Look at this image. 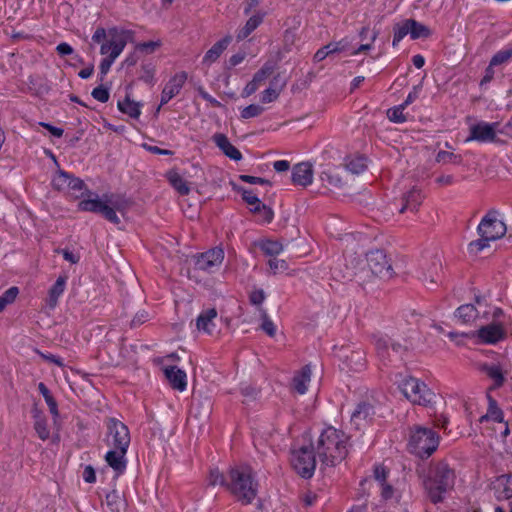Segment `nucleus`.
I'll list each match as a JSON object with an SVG mask.
<instances>
[{
	"label": "nucleus",
	"instance_id": "f257e3e1",
	"mask_svg": "<svg viewBox=\"0 0 512 512\" xmlns=\"http://www.w3.org/2000/svg\"><path fill=\"white\" fill-rule=\"evenodd\" d=\"M312 443L322 465L336 466L348 455L349 437L335 427L324 428Z\"/></svg>",
	"mask_w": 512,
	"mask_h": 512
},
{
	"label": "nucleus",
	"instance_id": "f03ea898",
	"mask_svg": "<svg viewBox=\"0 0 512 512\" xmlns=\"http://www.w3.org/2000/svg\"><path fill=\"white\" fill-rule=\"evenodd\" d=\"M130 206V202L124 196L119 194H105L101 199L82 200L78 204L81 211H89L102 214L105 219L114 224L120 223V218L116 212L124 214Z\"/></svg>",
	"mask_w": 512,
	"mask_h": 512
},
{
	"label": "nucleus",
	"instance_id": "7ed1b4c3",
	"mask_svg": "<svg viewBox=\"0 0 512 512\" xmlns=\"http://www.w3.org/2000/svg\"><path fill=\"white\" fill-rule=\"evenodd\" d=\"M455 481V474L445 462H439L430 467L424 488L433 503L443 500L444 494L450 490Z\"/></svg>",
	"mask_w": 512,
	"mask_h": 512
},
{
	"label": "nucleus",
	"instance_id": "20e7f679",
	"mask_svg": "<svg viewBox=\"0 0 512 512\" xmlns=\"http://www.w3.org/2000/svg\"><path fill=\"white\" fill-rule=\"evenodd\" d=\"M229 478L227 489L242 504H250L257 495V485L253 480L251 468L249 466L231 468Z\"/></svg>",
	"mask_w": 512,
	"mask_h": 512
},
{
	"label": "nucleus",
	"instance_id": "39448f33",
	"mask_svg": "<svg viewBox=\"0 0 512 512\" xmlns=\"http://www.w3.org/2000/svg\"><path fill=\"white\" fill-rule=\"evenodd\" d=\"M507 232L505 223L497 216V212L487 213L478 225L480 239L470 243V247L479 252L488 247L490 241L502 238Z\"/></svg>",
	"mask_w": 512,
	"mask_h": 512
},
{
	"label": "nucleus",
	"instance_id": "423d86ee",
	"mask_svg": "<svg viewBox=\"0 0 512 512\" xmlns=\"http://www.w3.org/2000/svg\"><path fill=\"white\" fill-rule=\"evenodd\" d=\"M439 445L438 435L430 428L415 426L411 429L409 439L410 451L420 458L432 455Z\"/></svg>",
	"mask_w": 512,
	"mask_h": 512
},
{
	"label": "nucleus",
	"instance_id": "0eeeda50",
	"mask_svg": "<svg viewBox=\"0 0 512 512\" xmlns=\"http://www.w3.org/2000/svg\"><path fill=\"white\" fill-rule=\"evenodd\" d=\"M316 449L312 441L295 447L291 452V465L302 478L309 479L316 468Z\"/></svg>",
	"mask_w": 512,
	"mask_h": 512
},
{
	"label": "nucleus",
	"instance_id": "6e6552de",
	"mask_svg": "<svg viewBox=\"0 0 512 512\" xmlns=\"http://www.w3.org/2000/svg\"><path fill=\"white\" fill-rule=\"evenodd\" d=\"M399 388L405 398L412 404L430 406L434 403L435 393L417 378H405Z\"/></svg>",
	"mask_w": 512,
	"mask_h": 512
},
{
	"label": "nucleus",
	"instance_id": "1a4fd4ad",
	"mask_svg": "<svg viewBox=\"0 0 512 512\" xmlns=\"http://www.w3.org/2000/svg\"><path fill=\"white\" fill-rule=\"evenodd\" d=\"M107 434L105 442L107 446L115 449H128L130 444V433L128 427L115 418H108L106 421Z\"/></svg>",
	"mask_w": 512,
	"mask_h": 512
},
{
	"label": "nucleus",
	"instance_id": "9d476101",
	"mask_svg": "<svg viewBox=\"0 0 512 512\" xmlns=\"http://www.w3.org/2000/svg\"><path fill=\"white\" fill-rule=\"evenodd\" d=\"M366 261L373 275L382 279H390L392 277V266L383 251L375 250L369 252L366 256Z\"/></svg>",
	"mask_w": 512,
	"mask_h": 512
},
{
	"label": "nucleus",
	"instance_id": "9b49d317",
	"mask_svg": "<svg viewBox=\"0 0 512 512\" xmlns=\"http://www.w3.org/2000/svg\"><path fill=\"white\" fill-rule=\"evenodd\" d=\"M223 260V249L216 247L195 256L194 265L200 271L213 273L220 268Z\"/></svg>",
	"mask_w": 512,
	"mask_h": 512
},
{
	"label": "nucleus",
	"instance_id": "f8f14e48",
	"mask_svg": "<svg viewBox=\"0 0 512 512\" xmlns=\"http://www.w3.org/2000/svg\"><path fill=\"white\" fill-rule=\"evenodd\" d=\"M499 123L479 122L470 127V135L466 141L493 142L497 136Z\"/></svg>",
	"mask_w": 512,
	"mask_h": 512
},
{
	"label": "nucleus",
	"instance_id": "ddd939ff",
	"mask_svg": "<svg viewBox=\"0 0 512 512\" xmlns=\"http://www.w3.org/2000/svg\"><path fill=\"white\" fill-rule=\"evenodd\" d=\"M52 186L58 191L76 192L81 191L85 184L84 182L74 177L63 170H58L52 179Z\"/></svg>",
	"mask_w": 512,
	"mask_h": 512
},
{
	"label": "nucleus",
	"instance_id": "4468645a",
	"mask_svg": "<svg viewBox=\"0 0 512 512\" xmlns=\"http://www.w3.org/2000/svg\"><path fill=\"white\" fill-rule=\"evenodd\" d=\"M109 40L101 45L100 53L102 55L112 56L116 45H120L119 55L124 50L127 41L128 33L125 31H119L116 28H112L108 31Z\"/></svg>",
	"mask_w": 512,
	"mask_h": 512
},
{
	"label": "nucleus",
	"instance_id": "2eb2a0df",
	"mask_svg": "<svg viewBox=\"0 0 512 512\" xmlns=\"http://www.w3.org/2000/svg\"><path fill=\"white\" fill-rule=\"evenodd\" d=\"M491 489L497 500H509L512 498V474H503L491 482Z\"/></svg>",
	"mask_w": 512,
	"mask_h": 512
},
{
	"label": "nucleus",
	"instance_id": "dca6fc26",
	"mask_svg": "<svg viewBox=\"0 0 512 512\" xmlns=\"http://www.w3.org/2000/svg\"><path fill=\"white\" fill-rule=\"evenodd\" d=\"M476 336L481 343L495 344L505 338V330L502 325L493 323L478 329Z\"/></svg>",
	"mask_w": 512,
	"mask_h": 512
},
{
	"label": "nucleus",
	"instance_id": "f3484780",
	"mask_svg": "<svg viewBox=\"0 0 512 512\" xmlns=\"http://www.w3.org/2000/svg\"><path fill=\"white\" fill-rule=\"evenodd\" d=\"M313 167L308 162H301L296 164L292 169V182L295 185L308 186L313 181Z\"/></svg>",
	"mask_w": 512,
	"mask_h": 512
},
{
	"label": "nucleus",
	"instance_id": "a211bd4d",
	"mask_svg": "<svg viewBox=\"0 0 512 512\" xmlns=\"http://www.w3.org/2000/svg\"><path fill=\"white\" fill-rule=\"evenodd\" d=\"M423 200L424 195L422 191L416 187H413L403 195L402 206L399 209V212L405 213L409 211L415 213L418 211V208L422 204Z\"/></svg>",
	"mask_w": 512,
	"mask_h": 512
},
{
	"label": "nucleus",
	"instance_id": "6ab92c4d",
	"mask_svg": "<svg viewBox=\"0 0 512 512\" xmlns=\"http://www.w3.org/2000/svg\"><path fill=\"white\" fill-rule=\"evenodd\" d=\"M128 449H115L112 448L105 455L107 464L116 472V475L122 474L127 465L125 455Z\"/></svg>",
	"mask_w": 512,
	"mask_h": 512
},
{
	"label": "nucleus",
	"instance_id": "aec40b11",
	"mask_svg": "<svg viewBox=\"0 0 512 512\" xmlns=\"http://www.w3.org/2000/svg\"><path fill=\"white\" fill-rule=\"evenodd\" d=\"M343 171L339 168H332L323 171L320 175L322 183L329 189H341L347 183L343 177Z\"/></svg>",
	"mask_w": 512,
	"mask_h": 512
},
{
	"label": "nucleus",
	"instance_id": "412c9836",
	"mask_svg": "<svg viewBox=\"0 0 512 512\" xmlns=\"http://www.w3.org/2000/svg\"><path fill=\"white\" fill-rule=\"evenodd\" d=\"M217 317V311L215 308H210L202 311L196 319V327L198 331H202L207 334H212L215 329V319Z\"/></svg>",
	"mask_w": 512,
	"mask_h": 512
},
{
	"label": "nucleus",
	"instance_id": "4be33fe9",
	"mask_svg": "<svg viewBox=\"0 0 512 512\" xmlns=\"http://www.w3.org/2000/svg\"><path fill=\"white\" fill-rule=\"evenodd\" d=\"M213 141L222 152L232 160L239 161L242 159L241 152L231 144L226 135L217 133L213 136Z\"/></svg>",
	"mask_w": 512,
	"mask_h": 512
},
{
	"label": "nucleus",
	"instance_id": "5701e85b",
	"mask_svg": "<svg viewBox=\"0 0 512 512\" xmlns=\"http://www.w3.org/2000/svg\"><path fill=\"white\" fill-rule=\"evenodd\" d=\"M164 374L173 389L184 391L187 386L186 373L175 366L166 367Z\"/></svg>",
	"mask_w": 512,
	"mask_h": 512
},
{
	"label": "nucleus",
	"instance_id": "b1692460",
	"mask_svg": "<svg viewBox=\"0 0 512 512\" xmlns=\"http://www.w3.org/2000/svg\"><path fill=\"white\" fill-rule=\"evenodd\" d=\"M375 347L378 355L382 359H386L391 356L390 350L396 354H399L403 349L400 344L393 343L390 338L385 336L375 337Z\"/></svg>",
	"mask_w": 512,
	"mask_h": 512
},
{
	"label": "nucleus",
	"instance_id": "393cba45",
	"mask_svg": "<svg viewBox=\"0 0 512 512\" xmlns=\"http://www.w3.org/2000/svg\"><path fill=\"white\" fill-rule=\"evenodd\" d=\"M231 41L232 37L230 35H227L218 42H216L204 55L203 63L206 65H211L212 63H214L227 49Z\"/></svg>",
	"mask_w": 512,
	"mask_h": 512
},
{
	"label": "nucleus",
	"instance_id": "a878e982",
	"mask_svg": "<svg viewBox=\"0 0 512 512\" xmlns=\"http://www.w3.org/2000/svg\"><path fill=\"white\" fill-rule=\"evenodd\" d=\"M373 414V407L370 404L360 403L351 414V422L359 429L371 419Z\"/></svg>",
	"mask_w": 512,
	"mask_h": 512
},
{
	"label": "nucleus",
	"instance_id": "bb28decb",
	"mask_svg": "<svg viewBox=\"0 0 512 512\" xmlns=\"http://www.w3.org/2000/svg\"><path fill=\"white\" fill-rule=\"evenodd\" d=\"M66 282L67 276L60 275L49 289L46 304L50 309H54L57 306L60 296L65 291Z\"/></svg>",
	"mask_w": 512,
	"mask_h": 512
},
{
	"label": "nucleus",
	"instance_id": "cd10ccee",
	"mask_svg": "<svg viewBox=\"0 0 512 512\" xmlns=\"http://www.w3.org/2000/svg\"><path fill=\"white\" fill-rule=\"evenodd\" d=\"M347 48V41L341 40L338 42H331L327 45L321 47L316 51L314 54L313 60L314 62H321L323 61L327 56L333 53L344 51Z\"/></svg>",
	"mask_w": 512,
	"mask_h": 512
},
{
	"label": "nucleus",
	"instance_id": "c85d7f7f",
	"mask_svg": "<svg viewBox=\"0 0 512 512\" xmlns=\"http://www.w3.org/2000/svg\"><path fill=\"white\" fill-rule=\"evenodd\" d=\"M311 380V368L309 365L304 366L293 378V388L299 393L304 394L307 391L308 384Z\"/></svg>",
	"mask_w": 512,
	"mask_h": 512
},
{
	"label": "nucleus",
	"instance_id": "c756f323",
	"mask_svg": "<svg viewBox=\"0 0 512 512\" xmlns=\"http://www.w3.org/2000/svg\"><path fill=\"white\" fill-rule=\"evenodd\" d=\"M264 13H257L251 16L243 28L237 33V40L241 41L247 38L263 22Z\"/></svg>",
	"mask_w": 512,
	"mask_h": 512
},
{
	"label": "nucleus",
	"instance_id": "7c9ffc66",
	"mask_svg": "<svg viewBox=\"0 0 512 512\" xmlns=\"http://www.w3.org/2000/svg\"><path fill=\"white\" fill-rule=\"evenodd\" d=\"M366 167V159L362 156L347 157L344 162V170L355 175L362 173Z\"/></svg>",
	"mask_w": 512,
	"mask_h": 512
},
{
	"label": "nucleus",
	"instance_id": "2f4dec72",
	"mask_svg": "<svg viewBox=\"0 0 512 512\" xmlns=\"http://www.w3.org/2000/svg\"><path fill=\"white\" fill-rule=\"evenodd\" d=\"M167 179L173 188L181 195H188L190 187L184 178L176 171L171 170L167 173Z\"/></svg>",
	"mask_w": 512,
	"mask_h": 512
},
{
	"label": "nucleus",
	"instance_id": "473e14b6",
	"mask_svg": "<svg viewBox=\"0 0 512 512\" xmlns=\"http://www.w3.org/2000/svg\"><path fill=\"white\" fill-rule=\"evenodd\" d=\"M480 370L494 381L496 387L504 384L505 377L499 365L482 364Z\"/></svg>",
	"mask_w": 512,
	"mask_h": 512
},
{
	"label": "nucleus",
	"instance_id": "72a5a7b5",
	"mask_svg": "<svg viewBox=\"0 0 512 512\" xmlns=\"http://www.w3.org/2000/svg\"><path fill=\"white\" fill-rule=\"evenodd\" d=\"M187 80V73L182 71L170 78L164 89L175 97L178 95Z\"/></svg>",
	"mask_w": 512,
	"mask_h": 512
},
{
	"label": "nucleus",
	"instance_id": "f704fd0d",
	"mask_svg": "<svg viewBox=\"0 0 512 512\" xmlns=\"http://www.w3.org/2000/svg\"><path fill=\"white\" fill-rule=\"evenodd\" d=\"M455 316L464 324L472 323L478 317V311L472 304L461 305Z\"/></svg>",
	"mask_w": 512,
	"mask_h": 512
},
{
	"label": "nucleus",
	"instance_id": "c9c22d12",
	"mask_svg": "<svg viewBox=\"0 0 512 512\" xmlns=\"http://www.w3.org/2000/svg\"><path fill=\"white\" fill-rule=\"evenodd\" d=\"M118 108L121 112L135 119H138L141 114L140 104L129 99L128 97H126L123 101L118 102Z\"/></svg>",
	"mask_w": 512,
	"mask_h": 512
},
{
	"label": "nucleus",
	"instance_id": "e433bc0d",
	"mask_svg": "<svg viewBox=\"0 0 512 512\" xmlns=\"http://www.w3.org/2000/svg\"><path fill=\"white\" fill-rule=\"evenodd\" d=\"M106 503L111 512H122L125 509V501L116 490H112L106 495Z\"/></svg>",
	"mask_w": 512,
	"mask_h": 512
},
{
	"label": "nucleus",
	"instance_id": "4c0bfd02",
	"mask_svg": "<svg viewBox=\"0 0 512 512\" xmlns=\"http://www.w3.org/2000/svg\"><path fill=\"white\" fill-rule=\"evenodd\" d=\"M493 420L498 423H503V412L498 408L496 401L489 397V407L485 415L480 417V422Z\"/></svg>",
	"mask_w": 512,
	"mask_h": 512
},
{
	"label": "nucleus",
	"instance_id": "58836bf2",
	"mask_svg": "<svg viewBox=\"0 0 512 512\" xmlns=\"http://www.w3.org/2000/svg\"><path fill=\"white\" fill-rule=\"evenodd\" d=\"M259 247L265 255L271 258H276L275 256L283 251L282 243L270 239L261 241Z\"/></svg>",
	"mask_w": 512,
	"mask_h": 512
},
{
	"label": "nucleus",
	"instance_id": "ea45409f",
	"mask_svg": "<svg viewBox=\"0 0 512 512\" xmlns=\"http://www.w3.org/2000/svg\"><path fill=\"white\" fill-rule=\"evenodd\" d=\"M411 19H407L401 23H397L393 27L394 37L393 46H396L406 35H410L411 31Z\"/></svg>",
	"mask_w": 512,
	"mask_h": 512
},
{
	"label": "nucleus",
	"instance_id": "a19ab883",
	"mask_svg": "<svg viewBox=\"0 0 512 512\" xmlns=\"http://www.w3.org/2000/svg\"><path fill=\"white\" fill-rule=\"evenodd\" d=\"M277 80V77H275L271 83V86L267 89H265L261 93V102L262 103H271L278 99L282 88L284 87L285 83H283L279 88L275 87V81Z\"/></svg>",
	"mask_w": 512,
	"mask_h": 512
},
{
	"label": "nucleus",
	"instance_id": "79ce46f5",
	"mask_svg": "<svg viewBox=\"0 0 512 512\" xmlns=\"http://www.w3.org/2000/svg\"><path fill=\"white\" fill-rule=\"evenodd\" d=\"M410 26H411L410 37L412 39L427 38L431 35V31L427 26L417 22L414 19H411Z\"/></svg>",
	"mask_w": 512,
	"mask_h": 512
},
{
	"label": "nucleus",
	"instance_id": "37998d69",
	"mask_svg": "<svg viewBox=\"0 0 512 512\" xmlns=\"http://www.w3.org/2000/svg\"><path fill=\"white\" fill-rule=\"evenodd\" d=\"M35 423L34 428L36 430V433L38 434L39 438L42 440H46L50 436V431L47 427L46 419L40 415V413L35 414Z\"/></svg>",
	"mask_w": 512,
	"mask_h": 512
},
{
	"label": "nucleus",
	"instance_id": "c03bdc74",
	"mask_svg": "<svg viewBox=\"0 0 512 512\" xmlns=\"http://www.w3.org/2000/svg\"><path fill=\"white\" fill-rule=\"evenodd\" d=\"M19 294V289L16 286L10 287L6 290L2 296H0V312H2L5 307L11 303H13Z\"/></svg>",
	"mask_w": 512,
	"mask_h": 512
},
{
	"label": "nucleus",
	"instance_id": "a18cd8bd",
	"mask_svg": "<svg viewBox=\"0 0 512 512\" xmlns=\"http://www.w3.org/2000/svg\"><path fill=\"white\" fill-rule=\"evenodd\" d=\"M346 361L352 370L358 371L364 367V357L360 351L351 352L349 356H346Z\"/></svg>",
	"mask_w": 512,
	"mask_h": 512
},
{
	"label": "nucleus",
	"instance_id": "49530a36",
	"mask_svg": "<svg viewBox=\"0 0 512 512\" xmlns=\"http://www.w3.org/2000/svg\"><path fill=\"white\" fill-rule=\"evenodd\" d=\"M404 109H405V107L402 104L398 105L396 107L390 108L387 111V116H388L389 120L392 122H395V123L405 122L406 116L403 113Z\"/></svg>",
	"mask_w": 512,
	"mask_h": 512
},
{
	"label": "nucleus",
	"instance_id": "de8ad7c7",
	"mask_svg": "<svg viewBox=\"0 0 512 512\" xmlns=\"http://www.w3.org/2000/svg\"><path fill=\"white\" fill-rule=\"evenodd\" d=\"M120 45H116V49H114V53L112 56H106L100 63L99 69L102 76H105L110 70L113 62L119 56Z\"/></svg>",
	"mask_w": 512,
	"mask_h": 512
},
{
	"label": "nucleus",
	"instance_id": "09e8293b",
	"mask_svg": "<svg viewBox=\"0 0 512 512\" xmlns=\"http://www.w3.org/2000/svg\"><path fill=\"white\" fill-rule=\"evenodd\" d=\"M436 161L438 163L447 164V163H460L461 162V156L455 155L452 152L448 151H439L436 156Z\"/></svg>",
	"mask_w": 512,
	"mask_h": 512
},
{
	"label": "nucleus",
	"instance_id": "8fccbe9b",
	"mask_svg": "<svg viewBox=\"0 0 512 512\" xmlns=\"http://www.w3.org/2000/svg\"><path fill=\"white\" fill-rule=\"evenodd\" d=\"M512 57V48L497 52L490 60V66H497L507 62Z\"/></svg>",
	"mask_w": 512,
	"mask_h": 512
},
{
	"label": "nucleus",
	"instance_id": "3c124183",
	"mask_svg": "<svg viewBox=\"0 0 512 512\" xmlns=\"http://www.w3.org/2000/svg\"><path fill=\"white\" fill-rule=\"evenodd\" d=\"M263 111H264V108L262 106L257 105V104H251V105L245 107L241 111V118H243V119L254 118V117L261 115L263 113Z\"/></svg>",
	"mask_w": 512,
	"mask_h": 512
},
{
	"label": "nucleus",
	"instance_id": "603ef678",
	"mask_svg": "<svg viewBox=\"0 0 512 512\" xmlns=\"http://www.w3.org/2000/svg\"><path fill=\"white\" fill-rule=\"evenodd\" d=\"M208 482L210 485H222L227 487L228 482H226L224 475L218 470V468H213L210 470Z\"/></svg>",
	"mask_w": 512,
	"mask_h": 512
},
{
	"label": "nucleus",
	"instance_id": "864d4df0",
	"mask_svg": "<svg viewBox=\"0 0 512 512\" xmlns=\"http://www.w3.org/2000/svg\"><path fill=\"white\" fill-rule=\"evenodd\" d=\"M260 312H261V318H262V325H261L262 330L265 331L270 337H273L276 333V328H275L274 323L269 319L265 310L260 309Z\"/></svg>",
	"mask_w": 512,
	"mask_h": 512
},
{
	"label": "nucleus",
	"instance_id": "5fc2aeb1",
	"mask_svg": "<svg viewBox=\"0 0 512 512\" xmlns=\"http://www.w3.org/2000/svg\"><path fill=\"white\" fill-rule=\"evenodd\" d=\"M268 265L274 274L278 272H283L288 269V264L283 259L270 258L268 261Z\"/></svg>",
	"mask_w": 512,
	"mask_h": 512
},
{
	"label": "nucleus",
	"instance_id": "6e6d98bb",
	"mask_svg": "<svg viewBox=\"0 0 512 512\" xmlns=\"http://www.w3.org/2000/svg\"><path fill=\"white\" fill-rule=\"evenodd\" d=\"M91 94L99 102L105 103L109 100V91L103 86L94 88Z\"/></svg>",
	"mask_w": 512,
	"mask_h": 512
},
{
	"label": "nucleus",
	"instance_id": "4d7b16f0",
	"mask_svg": "<svg viewBox=\"0 0 512 512\" xmlns=\"http://www.w3.org/2000/svg\"><path fill=\"white\" fill-rule=\"evenodd\" d=\"M242 198L249 205H260L261 201L252 190L242 189Z\"/></svg>",
	"mask_w": 512,
	"mask_h": 512
},
{
	"label": "nucleus",
	"instance_id": "13d9d810",
	"mask_svg": "<svg viewBox=\"0 0 512 512\" xmlns=\"http://www.w3.org/2000/svg\"><path fill=\"white\" fill-rule=\"evenodd\" d=\"M265 293L262 289L254 290L250 293L249 299L253 305H260L265 300Z\"/></svg>",
	"mask_w": 512,
	"mask_h": 512
},
{
	"label": "nucleus",
	"instance_id": "bf43d9fd",
	"mask_svg": "<svg viewBox=\"0 0 512 512\" xmlns=\"http://www.w3.org/2000/svg\"><path fill=\"white\" fill-rule=\"evenodd\" d=\"M240 179L249 184H261V185H271L270 181L264 178L250 176V175H241Z\"/></svg>",
	"mask_w": 512,
	"mask_h": 512
},
{
	"label": "nucleus",
	"instance_id": "052dcab7",
	"mask_svg": "<svg viewBox=\"0 0 512 512\" xmlns=\"http://www.w3.org/2000/svg\"><path fill=\"white\" fill-rule=\"evenodd\" d=\"M142 70L143 74L141 75V79L148 84H153L155 73L154 68L150 66H143Z\"/></svg>",
	"mask_w": 512,
	"mask_h": 512
},
{
	"label": "nucleus",
	"instance_id": "680f3d73",
	"mask_svg": "<svg viewBox=\"0 0 512 512\" xmlns=\"http://www.w3.org/2000/svg\"><path fill=\"white\" fill-rule=\"evenodd\" d=\"M56 252L61 253V254H62V256H63V258H64L66 261H68V262H70V263H72V264H76V263H78V262H79V260H80L79 255H77V254H75V253H73V252H71V251H69V250H66V249H63V250L57 249V250H56Z\"/></svg>",
	"mask_w": 512,
	"mask_h": 512
},
{
	"label": "nucleus",
	"instance_id": "e2e57ef3",
	"mask_svg": "<svg viewBox=\"0 0 512 512\" xmlns=\"http://www.w3.org/2000/svg\"><path fill=\"white\" fill-rule=\"evenodd\" d=\"M251 211L252 212H261L263 211L264 212V216H265V219L267 221H271L272 220V217H273V212L271 211V209L267 208L264 204H260V205H251Z\"/></svg>",
	"mask_w": 512,
	"mask_h": 512
},
{
	"label": "nucleus",
	"instance_id": "0e129e2a",
	"mask_svg": "<svg viewBox=\"0 0 512 512\" xmlns=\"http://www.w3.org/2000/svg\"><path fill=\"white\" fill-rule=\"evenodd\" d=\"M161 43L159 41H148L144 43H140L138 45V49L142 51H146L149 53L154 52L158 47H160Z\"/></svg>",
	"mask_w": 512,
	"mask_h": 512
},
{
	"label": "nucleus",
	"instance_id": "69168bd1",
	"mask_svg": "<svg viewBox=\"0 0 512 512\" xmlns=\"http://www.w3.org/2000/svg\"><path fill=\"white\" fill-rule=\"evenodd\" d=\"M83 478L87 483H94L96 481V474L92 466L88 465L84 468Z\"/></svg>",
	"mask_w": 512,
	"mask_h": 512
},
{
	"label": "nucleus",
	"instance_id": "338daca9",
	"mask_svg": "<svg viewBox=\"0 0 512 512\" xmlns=\"http://www.w3.org/2000/svg\"><path fill=\"white\" fill-rule=\"evenodd\" d=\"M56 51L59 55L66 56L73 53V48L68 43L63 42L57 45Z\"/></svg>",
	"mask_w": 512,
	"mask_h": 512
},
{
	"label": "nucleus",
	"instance_id": "774afa93",
	"mask_svg": "<svg viewBox=\"0 0 512 512\" xmlns=\"http://www.w3.org/2000/svg\"><path fill=\"white\" fill-rule=\"evenodd\" d=\"M259 89V86L251 80L243 89L242 96L243 97H249L253 93H255Z\"/></svg>",
	"mask_w": 512,
	"mask_h": 512
}]
</instances>
